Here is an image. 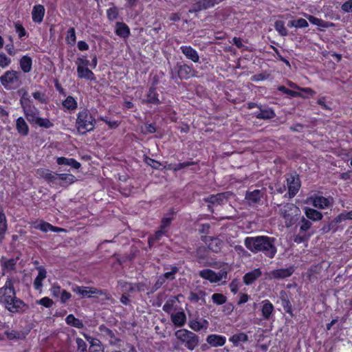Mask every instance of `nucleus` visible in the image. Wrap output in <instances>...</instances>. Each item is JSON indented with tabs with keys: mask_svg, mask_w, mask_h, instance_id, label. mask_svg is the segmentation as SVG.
I'll return each instance as SVG.
<instances>
[{
	"mask_svg": "<svg viewBox=\"0 0 352 352\" xmlns=\"http://www.w3.org/2000/svg\"><path fill=\"white\" fill-rule=\"evenodd\" d=\"M0 305L11 314H22L27 305L16 296L14 280L8 276L3 286L0 287Z\"/></svg>",
	"mask_w": 352,
	"mask_h": 352,
	"instance_id": "1",
	"label": "nucleus"
},
{
	"mask_svg": "<svg viewBox=\"0 0 352 352\" xmlns=\"http://www.w3.org/2000/svg\"><path fill=\"white\" fill-rule=\"evenodd\" d=\"M276 241V239L274 237L262 235L246 237L244 244L254 254L262 252L265 256L273 258L277 252Z\"/></svg>",
	"mask_w": 352,
	"mask_h": 352,
	"instance_id": "2",
	"label": "nucleus"
},
{
	"mask_svg": "<svg viewBox=\"0 0 352 352\" xmlns=\"http://www.w3.org/2000/svg\"><path fill=\"white\" fill-rule=\"evenodd\" d=\"M36 174L50 185L63 186L64 184H70L75 180V177L72 174L55 173L45 168L37 169Z\"/></svg>",
	"mask_w": 352,
	"mask_h": 352,
	"instance_id": "3",
	"label": "nucleus"
},
{
	"mask_svg": "<svg viewBox=\"0 0 352 352\" xmlns=\"http://www.w3.org/2000/svg\"><path fill=\"white\" fill-rule=\"evenodd\" d=\"M96 121L89 109L84 108L79 111L76 120V127L80 134L94 131Z\"/></svg>",
	"mask_w": 352,
	"mask_h": 352,
	"instance_id": "4",
	"label": "nucleus"
},
{
	"mask_svg": "<svg viewBox=\"0 0 352 352\" xmlns=\"http://www.w3.org/2000/svg\"><path fill=\"white\" fill-rule=\"evenodd\" d=\"M21 75L20 72L14 69L7 70L0 76V82L5 89L15 90L22 84Z\"/></svg>",
	"mask_w": 352,
	"mask_h": 352,
	"instance_id": "5",
	"label": "nucleus"
},
{
	"mask_svg": "<svg viewBox=\"0 0 352 352\" xmlns=\"http://www.w3.org/2000/svg\"><path fill=\"white\" fill-rule=\"evenodd\" d=\"M175 336L180 344L190 351L194 350L199 344V336L188 329H179L175 331Z\"/></svg>",
	"mask_w": 352,
	"mask_h": 352,
	"instance_id": "6",
	"label": "nucleus"
},
{
	"mask_svg": "<svg viewBox=\"0 0 352 352\" xmlns=\"http://www.w3.org/2000/svg\"><path fill=\"white\" fill-rule=\"evenodd\" d=\"M20 104L25 117L31 124L34 125L35 120L39 117V111L34 105L32 100L27 93H24L21 97Z\"/></svg>",
	"mask_w": 352,
	"mask_h": 352,
	"instance_id": "7",
	"label": "nucleus"
},
{
	"mask_svg": "<svg viewBox=\"0 0 352 352\" xmlns=\"http://www.w3.org/2000/svg\"><path fill=\"white\" fill-rule=\"evenodd\" d=\"M280 212L287 227L293 226L297 220V217L300 214L299 208L292 203L283 205Z\"/></svg>",
	"mask_w": 352,
	"mask_h": 352,
	"instance_id": "8",
	"label": "nucleus"
},
{
	"mask_svg": "<svg viewBox=\"0 0 352 352\" xmlns=\"http://www.w3.org/2000/svg\"><path fill=\"white\" fill-rule=\"evenodd\" d=\"M197 72L194 69L192 65L177 63L174 67V72H172V78H179L181 80H188L196 76Z\"/></svg>",
	"mask_w": 352,
	"mask_h": 352,
	"instance_id": "9",
	"label": "nucleus"
},
{
	"mask_svg": "<svg viewBox=\"0 0 352 352\" xmlns=\"http://www.w3.org/2000/svg\"><path fill=\"white\" fill-rule=\"evenodd\" d=\"M333 198L331 196L327 197L314 194L308 197V203L314 208L320 210H325L331 208L333 205Z\"/></svg>",
	"mask_w": 352,
	"mask_h": 352,
	"instance_id": "10",
	"label": "nucleus"
},
{
	"mask_svg": "<svg viewBox=\"0 0 352 352\" xmlns=\"http://www.w3.org/2000/svg\"><path fill=\"white\" fill-rule=\"evenodd\" d=\"M72 291L79 294L82 298H91L95 296L106 295L107 292L97 289L94 287H85L76 285L72 288Z\"/></svg>",
	"mask_w": 352,
	"mask_h": 352,
	"instance_id": "11",
	"label": "nucleus"
},
{
	"mask_svg": "<svg viewBox=\"0 0 352 352\" xmlns=\"http://www.w3.org/2000/svg\"><path fill=\"white\" fill-rule=\"evenodd\" d=\"M286 181L289 197L293 198L297 195L301 186L299 175L296 173L289 174L286 178Z\"/></svg>",
	"mask_w": 352,
	"mask_h": 352,
	"instance_id": "12",
	"label": "nucleus"
},
{
	"mask_svg": "<svg viewBox=\"0 0 352 352\" xmlns=\"http://www.w3.org/2000/svg\"><path fill=\"white\" fill-rule=\"evenodd\" d=\"M158 80L157 78H154L153 80L151 85L148 89V91L146 95V100L144 101V103L147 104H155L157 105L160 104V100L159 99V94L157 91V85Z\"/></svg>",
	"mask_w": 352,
	"mask_h": 352,
	"instance_id": "13",
	"label": "nucleus"
},
{
	"mask_svg": "<svg viewBox=\"0 0 352 352\" xmlns=\"http://www.w3.org/2000/svg\"><path fill=\"white\" fill-rule=\"evenodd\" d=\"M295 272V267L290 265L287 268L273 270L269 273L270 279L281 280L290 277Z\"/></svg>",
	"mask_w": 352,
	"mask_h": 352,
	"instance_id": "14",
	"label": "nucleus"
},
{
	"mask_svg": "<svg viewBox=\"0 0 352 352\" xmlns=\"http://www.w3.org/2000/svg\"><path fill=\"white\" fill-rule=\"evenodd\" d=\"M98 330L100 331V336L103 338L108 340L109 344L111 346H116L121 341L119 338L116 337L114 331L108 328L104 324H100L98 327Z\"/></svg>",
	"mask_w": 352,
	"mask_h": 352,
	"instance_id": "15",
	"label": "nucleus"
},
{
	"mask_svg": "<svg viewBox=\"0 0 352 352\" xmlns=\"http://www.w3.org/2000/svg\"><path fill=\"white\" fill-rule=\"evenodd\" d=\"M217 4H219V2L217 0H199L192 5L189 12H199L201 10L213 8Z\"/></svg>",
	"mask_w": 352,
	"mask_h": 352,
	"instance_id": "16",
	"label": "nucleus"
},
{
	"mask_svg": "<svg viewBox=\"0 0 352 352\" xmlns=\"http://www.w3.org/2000/svg\"><path fill=\"white\" fill-rule=\"evenodd\" d=\"M263 190L256 189L254 190H248L245 192V199L250 206L258 204L264 196Z\"/></svg>",
	"mask_w": 352,
	"mask_h": 352,
	"instance_id": "17",
	"label": "nucleus"
},
{
	"mask_svg": "<svg viewBox=\"0 0 352 352\" xmlns=\"http://www.w3.org/2000/svg\"><path fill=\"white\" fill-rule=\"evenodd\" d=\"M201 239L213 252H218L221 250L223 243L219 239L205 236H202Z\"/></svg>",
	"mask_w": 352,
	"mask_h": 352,
	"instance_id": "18",
	"label": "nucleus"
},
{
	"mask_svg": "<svg viewBox=\"0 0 352 352\" xmlns=\"http://www.w3.org/2000/svg\"><path fill=\"white\" fill-rule=\"evenodd\" d=\"M206 342L211 347L223 346L226 342V337L219 334H210L206 337Z\"/></svg>",
	"mask_w": 352,
	"mask_h": 352,
	"instance_id": "19",
	"label": "nucleus"
},
{
	"mask_svg": "<svg viewBox=\"0 0 352 352\" xmlns=\"http://www.w3.org/2000/svg\"><path fill=\"white\" fill-rule=\"evenodd\" d=\"M279 298L280 299L281 305L285 313L288 314L291 317H294L292 305L287 293L285 290H281L279 294Z\"/></svg>",
	"mask_w": 352,
	"mask_h": 352,
	"instance_id": "20",
	"label": "nucleus"
},
{
	"mask_svg": "<svg viewBox=\"0 0 352 352\" xmlns=\"http://www.w3.org/2000/svg\"><path fill=\"white\" fill-rule=\"evenodd\" d=\"M115 34L123 39L128 38L131 34L130 28L124 22H116L115 24Z\"/></svg>",
	"mask_w": 352,
	"mask_h": 352,
	"instance_id": "21",
	"label": "nucleus"
},
{
	"mask_svg": "<svg viewBox=\"0 0 352 352\" xmlns=\"http://www.w3.org/2000/svg\"><path fill=\"white\" fill-rule=\"evenodd\" d=\"M199 275L204 279L209 280L210 283H217L222 278V275H217V273L210 269H204L199 272Z\"/></svg>",
	"mask_w": 352,
	"mask_h": 352,
	"instance_id": "22",
	"label": "nucleus"
},
{
	"mask_svg": "<svg viewBox=\"0 0 352 352\" xmlns=\"http://www.w3.org/2000/svg\"><path fill=\"white\" fill-rule=\"evenodd\" d=\"M204 201L206 203H208V210L212 211L211 208V205H221L226 201V197L223 193H217L216 195H210L208 197L204 198Z\"/></svg>",
	"mask_w": 352,
	"mask_h": 352,
	"instance_id": "23",
	"label": "nucleus"
},
{
	"mask_svg": "<svg viewBox=\"0 0 352 352\" xmlns=\"http://www.w3.org/2000/svg\"><path fill=\"white\" fill-rule=\"evenodd\" d=\"M261 305V311L263 318L265 320H269L273 315L274 307L267 299L263 300Z\"/></svg>",
	"mask_w": 352,
	"mask_h": 352,
	"instance_id": "24",
	"label": "nucleus"
},
{
	"mask_svg": "<svg viewBox=\"0 0 352 352\" xmlns=\"http://www.w3.org/2000/svg\"><path fill=\"white\" fill-rule=\"evenodd\" d=\"M262 276V272L260 268H256L250 272H247L243 277V281L245 285H250L255 280Z\"/></svg>",
	"mask_w": 352,
	"mask_h": 352,
	"instance_id": "25",
	"label": "nucleus"
},
{
	"mask_svg": "<svg viewBox=\"0 0 352 352\" xmlns=\"http://www.w3.org/2000/svg\"><path fill=\"white\" fill-rule=\"evenodd\" d=\"M45 12V10L43 5H35L32 12V21L36 23H41L43 21Z\"/></svg>",
	"mask_w": 352,
	"mask_h": 352,
	"instance_id": "26",
	"label": "nucleus"
},
{
	"mask_svg": "<svg viewBox=\"0 0 352 352\" xmlns=\"http://www.w3.org/2000/svg\"><path fill=\"white\" fill-rule=\"evenodd\" d=\"M180 50L186 57V58L191 60L194 63L199 62V56L197 52L190 45H182L180 47Z\"/></svg>",
	"mask_w": 352,
	"mask_h": 352,
	"instance_id": "27",
	"label": "nucleus"
},
{
	"mask_svg": "<svg viewBox=\"0 0 352 352\" xmlns=\"http://www.w3.org/2000/svg\"><path fill=\"white\" fill-rule=\"evenodd\" d=\"M77 76L80 79H85L90 81H95L96 77L94 73L87 67H76Z\"/></svg>",
	"mask_w": 352,
	"mask_h": 352,
	"instance_id": "28",
	"label": "nucleus"
},
{
	"mask_svg": "<svg viewBox=\"0 0 352 352\" xmlns=\"http://www.w3.org/2000/svg\"><path fill=\"white\" fill-rule=\"evenodd\" d=\"M259 111H256L253 113L254 116L257 119L270 120L274 118L276 116V113L274 109L271 107L262 109V106H261V109H259Z\"/></svg>",
	"mask_w": 352,
	"mask_h": 352,
	"instance_id": "29",
	"label": "nucleus"
},
{
	"mask_svg": "<svg viewBox=\"0 0 352 352\" xmlns=\"http://www.w3.org/2000/svg\"><path fill=\"white\" fill-rule=\"evenodd\" d=\"M15 127L18 133L21 136H27L30 133L29 126L24 118L21 116L16 120Z\"/></svg>",
	"mask_w": 352,
	"mask_h": 352,
	"instance_id": "30",
	"label": "nucleus"
},
{
	"mask_svg": "<svg viewBox=\"0 0 352 352\" xmlns=\"http://www.w3.org/2000/svg\"><path fill=\"white\" fill-rule=\"evenodd\" d=\"M36 269L38 273L34 280V287L36 290H40L43 287V280L47 276V271L43 266H39Z\"/></svg>",
	"mask_w": 352,
	"mask_h": 352,
	"instance_id": "31",
	"label": "nucleus"
},
{
	"mask_svg": "<svg viewBox=\"0 0 352 352\" xmlns=\"http://www.w3.org/2000/svg\"><path fill=\"white\" fill-rule=\"evenodd\" d=\"M341 222H342V219H341V217L339 214L332 221L324 224L322 226L321 230L322 231L323 233H327L330 231L336 232L338 230V224Z\"/></svg>",
	"mask_w": 352,
	"mask_h": 352,
	"instance_id": "32",
	"label": "nucleus"
},
{
	"mask_svg": "<svg viewBox=\"0 0 352 352\" xmlns=\"http://www.w3.org/2000/svg\"><path fill=\"white\" fill-rule=\"evenodd\" d=\"M18 258H10L7 261H3V258L1 259V266L3 275L6 273L13 272L16 270Z\"/></svg>",
	"mask_w": 352,
	"mask_h": 352,
	"instance_id": "33",
	"label": "nucleus"
},
{
	"mask_svg": "<svg viewBox=\"0 0 352 352\" xmlns=\"http://www.w3.org/2000/svg\"><path fill=\"white\" fill-rule=\"evenodd\" d=\"M8 224L6 216L1 209L0 210V244L3 241L8 232Z\"/></svg>",
	"mask_w": 352,
	"mask_h": 352,
	"instance_id": "34",
	"label": "nucleus"
},
{
	"mask_svg": "<svg viewBox=\"0 0 352 352\" xmlns=\"http://www.w3.org/2000/svg\"><path fill=\"white\" fill-rule=\"evenodd\" d=\"M170 319L173 324L177 327H182L186 322V316L183 311L171 314Z\"/></svg>",
	"mask_w": 352,
	"mask_h": 352,
	"instance_id": "35",
	"label": "nucleus"
},
{
	"mask_svg": "<svg viewBox=\"0 0 352 352\" xmlns=\"http://www.w3.org/2000/svg\"><path fill=\"white\" fill-rule=\"evenodd\" d=\"M305 214L307 219L313 221H318L323 218L322 213L313 208L305 207Z\"/></svg>",
	"mask_w": 352,
	"mask_h": 352,
	"instance_id": "36",
	"label": "nucleus"
},
{
	"mask_svg": "<svg viewBox=\"0 0 352 352\" xmlns=\"http://www.w3.org/2000/svg\"><path fill=\"white\" fill-rule=\"evenodd\" d=\"M21 71L25 73H29L32 69V58L28 55L23 56L19 60Z\"/></svg>",
	"mask_w": 352,
	"mask_h": 352,
	"instance_id": "37",
	"label": "nucleus"
},
{
	"mask_svg": "<svg viewBox=\"0 0 352 352\" xmlns=\"http://www.w3.org/2000/svg\"><path fill=\"white\" fill-rule=\"evenodd\" d=\"M62 105L64 109L69 111L70 113L74 112L78 107V102L76 98L72 96H68L62 102Z\"/></svg>",
	"mask_w": 352,
	"mask_h": 352,
	"instance_id": "38",
	"label": "nucleus"
},
{
	"mask_svg": "<svg viewBox=\"0 0 352 352\" xmlns=\"http://www.w3.org/2000/svg\"><path fill=\"white\" fill-rule=\"evenodd\" d=\"M56 163L58 165H67L72 167L75 169H78L80 168L81 164L80 162L76 161L74 158H67L65 157H59L56 159Z\"/></svg>",
	"mask_w": 352,
	"mask_h": 352,
	"instance_id": "39",
	"label": "nucleus"
},
{
	"mask_svg": "<svg viewBox=\"0 0 352 352\" xmlns=\"http://www.w3.org/2000/svg\"><path fill=\"white\" fill-rule=\"evenodd\" d=\"M189 327L195 331H199L201 329H206L208 327V322L206 319L201 321L198 320H191L188 322Z\"/></svg>",
	"mask_w": 352,
	"mask_h": 352,
	"instance_id": "40",
	"label": "nucleus"
},
{
	"mask_svg": "<svg viewBox=\"0 0 352 352\" xmlns=\"http://www.w3.org/2000/svg\"><path fill=\"white\" fill-rule=\"evenodd\" d=\"M248 340V335L245 333H239L234 334L229 338L234 346H238L241 342H246Z\"/></svg>",
	"mask_w": 352,
	"mask_h": 352,
	"instance_id": "41",
	"label": "nucleus"
},
{
	"mask_svg": "<svg viewBox=\"0 0 352 352\" xmlns=\"http://www.w3.org/2000/svg\"><path fill=\"white\" fill-rule=\"evenodd\" d=\"M65 322L67 324L78 329L84 327L82 321L76 318L73 314H69L65 318Z\"/></svg>",
	"mask_w": 352,
	"mask_h": 352,
	"instance_id": "42",
	"label": "nucleus"
},
{
	"mask_svg": "<svg viewBox=\"0 0 352 352\" xmlns=\"http://www.w3.org/2000/svg\"><path fill=\"white\" fill-rule=\"evenodd\" d=\"M148 289V286L146 283L139 282L135 283H129L128 292L138 291L140 292H144Z\"/></svg>",
	"mask_w": 352,
	"mask_h": 352,
	"instance_id": "43",
	"label": "nucleus"
},
{
	"mask_svg": "<svg viewBox=\"0 0 352 352\" xmlns=\"http://www.w3.org/2000/svg\"><path fill=\"white\" fill-rule=\"evenodd\" d=\"M311 222L305 217H302L298 223L300 233H306L311 228Z\"/></svg>",
	"mask_w": 352,
	"mask_h": 352,
	"instance_id": "44",
	"label": "nucleus"
},
{
	"mask_svg": "<svg viewBox=\"0 0 352 352\" xmlns=\"http://www.w3.org/2000/svg\"><path fill=\"white\" fill-rule=\"evenodd\" d=\"M277 90L282 92L283 94H287L292 98H302L303 96L299 91L289 89L283 85H280L277 87Z\"/></svg>",
	"mask_w": 352,
	"mask_h": 352,
	"instance_id": "45",
	"label": "nucleus"
},
{
	"mask_svg": "<svg viewBox=\"0 0 352 352\" xmlns=\"http://www.w3.org/2000/svg\"><path fill=\"white\" fill-rule=\"evenodd\" d=\"M34 124L44 129H50L54 126V123L50 119L41 117L35 120Z\"/></svg>",
	"mask_w": 352,
	"mask_h": 352,
	"instance_id": "46",
	"label": "nucleus"
},
{
	"mask_svg": "<svg viewBox=\"0 0 352 352\" xmlns=\"http://www.w3.org/2000/svg\"><path fill=\"white\" fill-rule=\"evenodd\" d=\"M274 28L278 33L282 36H286L288 35V31L285 26V22L283 21H276L274 23Z\"/></svg>",
	"mask_w": 352,
	"mask_h": 352,
	"instance_id": "47",
	"label": "nucleus"
},
{
	"mask_svg": "<svg viewBox=\"0 0 352 352\" xmlns=\"http://www.w3.org/2000/svg\"><path fill=\"white\" fill-rule=\"evenodd\" d=\"M66 43L69 45H74L76 41V30L74 28H70L66 34Z\"/></svg>",
	"mask_w": 352,
	"mask_h": 352,
	"instance_id": "48",
	"label": "nucleus"
},
{
	"mask_svg": "<svg viewBox=\"0 0 352 352\" xmlns=\"http://www.w3.org/2000/svg\"><path fill=\"white\" fill-rule=\"evenodd\" d=\"M287 84L289 87L296 89V90H299V91L306 93L309 95H312L315 93L312 89H311L309 87H301L299 85H298L296 83H295L292 81H290V80H288Z\"/></svg>",
	"mask_w": 352,
	"mask_h": 352,
	"instance_id": "49",
	"label": "nucleus"
},
{
	"mask_svg": "<svg viewBox=\"0 0 352 352\" xmlns=\"http://www.w3.org/2000/svg\"><path fill=\"white\" fill-rule=\"evenodd\" d=\"M165 234H166V233L164 232L161 229L157 230L153 235L151 236L148 238V243L149 246H153L156 241H160L162 239V236Z\"/></svg>",
	"mask_w": 352,
	"mask_h": 352,
	"instance_id": "50",
	"label": "nucleus"
},
{
	"mask_svg": "<svg viewBox=\"0 0 352 352\" xmlns=\"http://www.w3.org/2000/svg\"><path fill=\"white\" fill-rule=\"evenodd\" d=\"M119 10L118 8L113 6L107 10V17L109 21H113L118 18Z\"/></svg>",
	"mask_w": 352,
	"mask_h": 352,
	"instance_id": "51",
	"label": "nucleus"
},
{
	"mask_svg": "<svg viewBox=\"0 0 352 352\" xmlns=\"http://www.w3.org/2000/svg\"><path fill=\"white\" fill-rule=\"evenodd\" d=\"M211 299L214 304L221 305L226 303L227 297L223 294L214 293L212 295Z\"/></svg>",
	"mask_w": 352,
	"mask_h": 352,
	"instance_id": "52",
	"label": "nucleus"
},
{
	"mask_svg": "<svg viewBox=\"0 0 352 352\" xmlns=\"http://www.w3.org/2000/svg\"><path fill=\"white\" fill-rule=\"evenodd\" d=\"M199 160L197 161H186L184 162H179L178 164H175V173L178 172L179 170L187 168L190 166H197L199 164Z\"/></svg>",
	"mask_w": 352,
	"mask_h": 352,
	"instance_id": "53",
	"label": "nucleus"
},
{
	"mask_svg": "<svg viewBox=\"0 0 352 352\" xmlns=\"http://www.w3.org/2000/svg\"><path fill=\"white\" fill-rule=\"evenodd\" d=\"M34 227L35 229L39 230L43 232H47L50 231L52 224L41 220L39 223L35 225Z\"/></svg>",
	"mask_w": 352,
	"mask_h": 352,
	"instance_id": "54",
	"label": "nucleus"
},
{
	"mask_svg": "<svg viewBox=\"0 0 352 352\" xmlns=\"http://www.w3.org/2000/svg\"><path fill=\"white\" fill-rule=\"evenodd\" d=\"M170 271L168 272H165L163 275L161 276L164 278V280L166 281L167 279L170 280H174L175 278V275L177 274L179 271V269L176 266H171Z\"/></svg>",
	"mask_w": 352,
	"mask_h": 352,
	"instance_id": "55",
	"label": "nucleus"
},
{
	"mask_svg": "<svg viewBox=\"0 0 352 352\" xmlns=\"http://www.w3.org/2000/svg\"><path fill=\"white\" fill-rule=\"evenodd\" d=\"M310 234H306V233H299L294 237V241L298 244L308 241Z\"/></svg>",
	"mask_w": 352,
	"mask_h": 352,
	"instance_id": "56",
	"label": "nucleus"
},
{
	"mask_svg": "<svg viewBox=\"0 0 352 352\" xmlns=\"http://www.w3.org/2000/svg\"><path fill=\"white\" fill-rule=\"evenodd\" d=\"M173 218L171 217H164L162 219L161 224L160 226V229L163 230L164 232L167 233V229L169 228L171 224Z\"/></svg>",
	"mask_w": 352,
	"mask_h": 352,
	"instance_id": "57",
	"label": "nucleus"
},
{
	"mask_svg": "<svg viewBox=\"0 0 352 352\" xmlns=\"http://www.w3.org/2000/svg\"><path fill=\"white\" fill-rule=\"evenodd\" d=\"M11 63V59L8 57L4 53L0 52V67L6 68Z\"/></svg>",
	"mask_w": 352,
	"mask_h": 352,
	"instance_id": "58",
	"label": "nucleus"
},
{
	"mask_svg": "<svg viewBox=\"0 0 352 352\" xmlns=\"http://www.w3.org/2000/svg\"><path fill=\"white\" fill-rule=\"evenodd\" d=\"M76 342L77 344V352H87V344L82 338H77Z\"/></svg>",
	"mask_w": 352,
	"mask_h": 352,
	"instance_id": "59",
	"label": "nucleus"
},
{
	"mask_svg": "<svg viewBox=\"0 0 352 352\" xmlns=\"http://www.w3.org/2000/svg\"><path fill=\"white\" fill-rule=\"evenodd\" d=\"M36 303L46 308H50L53 305L54 302L51 298L45 296L37 300Z\"/></svg>",
	"mask_w": 352,
	"mask_h": 352,
	"instance_id": "60",
	"label": "nucleus"
},
{
	"mask_svg": "<svg viewBox=\"0 0 352 352\" xmlns=\"http://www.w3.org/2000/svg\"><path fill=\"white\" fill-rule=\"evenodd\" d=\"M76 67H87L90 64V61L87 58L86 56H83L82 57H78L75 61Z\"/></svg>",
	"mask_w": 352,
	"mask_h": 352,
	"instance_id": "61",
	"label": "nucleus"
},
{
	"mask_svg": "<svg viewBox=\"0 0 352 352\" xmlns=\"http://www.w3.org/2000/svg\"><path fill=\"white\" fill-rule=\"evenodd\" d=\"M33 98L41 103H46V98L45 93L41 91H34L32 94Z\"/></svg>",
	"mask_w": 352,
	"mask_h": 352,
	"instance_id": "62",
	"label": "nucleus"
},
{
	"mask_svg": "<svg viewBox=\"0 0 352 352\" xmlns=\"http://www.w3.org/2000/svg\"><path fill=\"white\" fill-rule=\"evenodd\" d=\"M165 283V280H164V278H162L161 276L157 278V280L153 285L151 292H154L158 289H160Z\"/></svg>",
	"mask_w": 352,
	"mask_h": 352,
	"instance_id": "63",
	"label": "nucleus"
},
{
	"mask_svg": "<svg viewBox=\"0 0 352 352\" xmlns=\"http://www.w3.org/2000/svg\"><path fill=\"white\" fill-rule=\"evenodd\" d=\"M342 10L345 12H352V0H348L342 5Z\"/></svg>",
	"mask_w": 352,
	"mask_h": 352,
	"instance_id": "64",
	"label": "nucleus"
}]
</instances>
